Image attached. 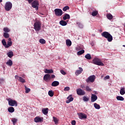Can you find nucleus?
Listing matches in <instances>:
<instances>
[{
    "label": "nucleus",
    "instance_id": "nucleus-2",
    "mask_svg": "<svg viewBox=\"0 0 125 125\" xmlns=\"http://www.w3.org/2000/svg\"><path fill=\"white\" fill-rule=\"evenodd\" d=\"M93 63L98 66H104V63L101 62V60L98 58H95L92 60Z\"/></svg>",
    "mask_w": 125,
    "mask_h": 125
},
{
    "label": "nucleus",
    "instance_id": "nucleus-18",
    "mask_svg": "<svg viewBox=\"0 0 125 125\" xmlns=\"http://www.w3.org/2000/svg\"><path fill=\"white\" fill-rule=\"evenodd\" d=\"M42 113L44 115H47V114H48V108L42 109Z\"/></svg>",
    "mask_w": 125,
    "mask_h": 125
},
{
    "label": "nucleus",
    "instance_id": "nucleus-38",
    "mask_svg": "<svg viewBox=\"0 0 125 125\" xmlns=\"http://www.w3.org/2000/svg\"><path fill=\"white\" fill-rule=\"evenodd\" d=\"M53 119L54 123H55V125H57V124H58V119H57V118L55 117H53Z\"/></svg>",
    "mask_w": 125,
    "mask_h": 125
},
{
    "label": "nucleus",
    "instance_id": "nucleus-21",
    "mask_svg": "<svg viewBox=\"0 0 125 125\" xmlns=\"http://www.w3.org/2000/svg\"><path fill=\"white\" fill-rule=\"evenodd\" d=\"M59 84V82L58 81H54L51 83L52 86H58Z\"/></svg>",
    "mask_w": 125,
    "mask_h": 125
},
{
    "label": "nucleus",
    "instance_id": "nucleus-25",
    "mask_svg": "<svg viewBox=\"0 0 125 125\" xmlns=\"http://www.w3.org/2000/svg\"><path fill=\"white\" fill-rule=\"evenodd\" d=\"M12 64H13V62H12V61H11V60H9L8 61L6 62V64L10 67H11L12 66Z\"/></svg>",
    "mask_w": 125,
    "mask_h": 125
},
{
    "label": "nucleus",
    "instance_id": "nucleus-48",
    "mask_svg": "<svg viewBox=\"0 0 125 125\" xmlns=\"http://www.w3.org/2000/svg\"><path fill=\"white\" fill-rule=\"evenodd\" d=\"M60 72L61 73V74H62V75H66V72H64V71L63 70H61L60 71Z\"/></svg>",
    "mask_w": 125,
    "mask_h": 125
},
{
    "label": "nucleus",
    "instance_id": "nucleus-56",
    "mask_svg": "<svg viewBox=\"0 0 125 125\" xmlns=\"http://www.w3.org/2000/svg\"><path fill=\"white\" fill-rule=\"evenodd\" d=\"M124 27H125V23H124Z\"/></svg>",
    "mask_w": 125,
    "mask_h": 125
},
{
    "label": "nucleus",
    "instance_id": "nucleus-40",
    "mask_svg": "<svg viewBox=\"0 0 125 125\" xmlns=\"http://www.w3.org/2000/svg\"><path fill=\"white\" fill-rule=\"evenodd\" d=\"M70 8L68 6H65L62 8L63 11H67V10H69Z\"/></svg>",
    "mask_w": 125,
    "mask_h": 125
},
{
    "label": "nucleus",
    "instance_id": "nucleus-41",
    "mask_svg": "<svg viewBox=\"0 0 125 125\" xmlns=\"http://www.w3.org/2000/svg\"><path fill=\"white\" fill-rule=\"evenodd\" d=\"M83 101H84L85 102H87V101L89 100V98L85 96L83 97Z\"/></svg>",
    "mask_w": 125,
    "mask_h": 125
},
{
    "label": "nucleus",
    "instance_id": "nucleus-20",
    "mask_svg": "<svg viewBox=\"0 0 125 125\" xmlns=\"http://www.w3.org/2000/svg\"><path fill=\"white\" fill-rule=\"evenodd\" d=\"M62 19L63 20H67V19H70V15L68 14H65L63 18Z\"/></svg>",
    "mask_w": 125,
    "mask_h": 125
},
{
    "label": "nucleus",
    "instance_id": "nucleus-26",
    "mask_svg": "<svg viewBox=\"0 0 125 125\" xmlns=\"http://www.w3.org/2000/svg\"><path fill=\"white\" fill-rule=\"evenodd\" d=\"M60 24L62 26H66L67 25V22H66V21L62 20L60 21Z\"/></svg>",
    "mask_w": 125,
    "mask_h": 125
},
{
    "label": "nucleus",
    "instance_id": "nucleus-13",
    "mask_svg": "<svg viewBox=\"0 0 125 125\" xmlns=\"http://www.w3.org/2000/svg\"><path fill=\"white\" fill-rule=\"evenodd\" d=\"M43 80L45 82H47L48 80H51V76L49 74H45L43 76Z\"/></svg>",
    "mask_w": 125,
    "mask_h": 125
},
{
    "label": "nucleus",
    "instance_id": "nucleus-28",
    "mask_svg": "<svg viewBox=\"0 0 125 125\" xmlns=\"http://www.w3.org/2000/svg\"><path fill=\"white\" fill-rule=\"evenodd\" d=\"M8 111L10 113H13V112H14V111H15V109H14V107H9L8 108Z\"/></svg>",
    "mask_w": 125,
    "mask_h": 125
},
{
    "label": "nucleus",
    "instance_id": "nucleus-14",
    "mask_svg": "<svg viewBox=\"0 0 125 125\" xmlns=\"http://www.w3.org/2000/svg\"><path fill=\"white\" fill-rule=\"evenodd\" d=\"M79 118L81 120H83V119H86L87 118V116L84 113H80L78 114Z\"/></svg>",
    "mask_w": 125,
    "mask_h": 125
},
{
    "label": "nucleus",
    "instance_id": "nucleus-35",
    "mask_svg": "<svg viewBox=\"0 0 125 125\" xmlns=\"http://www.w3.org/2000/svg\"><path fill=\"white\" fill-rule=\"evenodd\" d=\"M48 93V95L51 97H53V95H54V93H53V91H52V90L49 91Z\"/></svg>",
    "mask_w": 125,
    "mask_h": 125
},
{
    "label": "nucleus",
    "instance_id": "nucleus-24",
    "mask_svg": "<svg viewBox=\"0 0 125 125\" xmlns=\"http://www.w3.org/2000/svg\"><path fill=\"white\" fill-rule=\"evenodd\" d=\"M76 24H77V26H78L79 27V28H80L81 29H83V24L82 22L77 21L76 22Z\"/></svg>",
    "mask_w": 125,
    "mask_h": 125
},
{
    "label": "nucleus",
    "instance_id": "nucleus-19",
    "mask_svg": "<svg viewBox=\"0 0 125 125\" xmlns=\"http://www.w3.org/2000/svg\"><path fill=\"white\" fill-rule=\"evenodd\" d=\"M44 72L46 74H53V70L52 69H45Z\"/></svg>",
    "mask_w": 125,
    "mask_h": 125
},
{
    "label": "nucleus",
    "instance_id": "nucleus-50",
    "mask_svg": "<svg viewBox=\"0 0 125 125\" xmlns=\"http://www.w3.org/2000/svg\"><path fill=\"white\" fill-rule=\"evenodd\" d=\"M71 125H76V121L75 120H72L71 121Z\"/></svg>",
    "mask_w": 125,
    "mask_h": 125
},
{
    "label": "nucleus",
    "instance_id": "nucleus-3",
    "mask_svg": "<svg viewBox=\"0 0 125 125\" xmlns=\"http://www.w3.org/2000/svg\"><path fill=\"white\" fill-rule=\"evenodd\" d=\"M7 100L8 102V104L9 106H11L12 107L15 106V107H17L18 106L17 101L15 100H13L11 98L7 99Z\"/></svg>",
    "mask_w": 125,
    "mask_h": 125
},
{
    "label": "nucleus",
    "instance_id": "nucleus-5",
    "mask_svg": "<svg viewBox=\"0 0 125 125\" xmlns=\"http://www.w3.org/2000/svg\"><path fill=\"white\" fill-rule=\"evenodd\" d=\"M54 13L56 16L60 17L63 15V11L61 9H55L54 10Z\"/></svg>",
    "mask_w": 125,
    "mask_h": 125
},
{
    "label": "nucleus",
    "instance_id": "nucleus-23",
    "mask_svg": "<svg viewBox=\"0 0 125 125\" xmlns=\"http://www.w3.org/2000/svg\"><path fill=\"white\" fill-rule=\"evenodd\" d=\"M117 100H118V101H124L125 100V98L121 96H118L116 97Z\"/></svg>",
    "mask_w": 125,
    "mask_h": 125
},
{
    "label": "nucleus",
    "instance_id": "nucleus-46",
    "mask_svg": "<svg viewBox=\"0 0 125 125\" xmlns=\"http://www.w3.org/2000/svg\"><path fill=\"white\" fill-rule=\"evenodd\" d=\"M63 90L64 91H69V90H70V87L67 86V87H64Z\"/></svg>",
    "mask_w": 125,
    "mask_h": 125
},
{
    "label": "nucleus",
    "instance_id": "nucleus-30",
    "mask_svg": "<svg viewBox=\"0 0 125 125\" xmlns=\"http://www.w3.org/2000/svg\"><path fill=\"white\" fill-rule=\"evenodd\" d=\"M3 37H4L5 39H9L10 35L8 33H3Z\"/></svg>",
    "mask_w": 125,
    "mask_h": 125
},
{
    "label": "nucleus",
    "instance_id": "nucleus-43",
    "mask_svg": "<svg viewBox=\"0 0 125 125\" xmlns=\"http://www.w3.org/2000/svg\"><path fill=\"white\" fill-rule=\"evenodd\" d=\"M1 42L2 43V45L5 46V47L6 48V42L5 41V40L3 39L1 41Z\"/></svg>",
    "mask_w": 125,
    "mask_h": 125
},
{
    "label": "nucleus",
    "instance_id": "nucleus-53",
    "mask_svg": "<svg viewBox=\"0 0 125 125\" xmlns=\"http://www.w3.org/2000/svg\"><path fill=\"white\" fill-rule=\"evenodd\" d=\"M81 87L82 88H83V87H84V86H82Z\"/></svg>",
    "mask_w": 125,
    "mask_h": 125
},
{
    "label": "nucleus",
    "instance_id": "nucleus-4",
    "mask_svg": "<svg viewBox=\"0 0 125 125\" xmlns=\"http://www.w3.org/2000/svg\"><path fill=\"white\" fill-rule=\"evenodd\" d=\"M34 29L36 32H39L41 30L42 27V23L39 21H36L34 24Z\"/></svg>",
    "mask_w": 125,
    "mask_h": 125
},
{
    "label": "nucleus",
    "instance_id": "nucleus-32",
    "mask_svg": "<svg viewBox=\"0 0 125 125\" xmlns=\"http://www.w3.org/2000/svg\"><path fill=\"white\" fill-rule=\"evenodd\" d=\"M85 58L88 60H90V59H91V55H90V54H87L85 55Z\"/></svg>",
    "mask_w": 125,
    "mask_h": 125
},
{
    "label": "nucleus",
    "instance_id": "nucleus-22",
    "mask_svg": "<svg viewBox=\"0 0 125 125\" xmlns=\"http://www.w3.org/2000/svg\"><path fill=\"white\" fill-rule=\"evenodd\" d=\"M66 44L67 46H71L72 45V42H71V40L68 39L66 40Z\"/></svg>",
    "mask_w": 125,
    "mask_h": 125
},
{
    "label": "nucleus",
    "instance_id": "nucleus-36",
    "mask_svg": "<svg viewBox=\"0 0 125 125\" xmlns=\"http://www.w3.org/2000/svg\"><path fill=\"white\" fill-rule=\"evenodd\" d=\"M25 89V93H29L31 91V89L27 87V86H24Z\"/></svg>",
    "mask_w": 125,
    "mask_h": 125
},
{
    "label": "nucleus",
    "instance_id": "nucleus-49",
    "mask_svg": "<svg viewBox=\"0 0 125 125\" xmlns=\"http://www.w3.org/2000/svg\"><path fill=\"white\" fill-rule=\"evenodd\" d=\"M110 79V76L109 75H107L104 78V80H109Z\"/></svg>",
    "mask_w": 125,
    "mask_h": 125
},
{
    "label": "nucleus",
    "instance_id": "nucleus-54",
    "mask_svg": "<svg viewBox=\"0 0 125 125\" xmlns=\"http://www.w3.org/2000/svg\"><path fill=\"white\" fill-rule=\"evenodd\" d=\"M0 2H2V0H0Z\"/></svg>",
    "mask_w": 125,
    "mask_h": 125
},
{
    "label": "nucleus",
    "instance_id": "nucleus-37",
    "mask_svg": "<svg viewBox=\"0 0 125 125\" xmlns=\"http://www.w3.org/2000/svg\"><path fill=\"white\" fill-rule=\"evenodd\" d=\"M84 53V50H82L77 52V55H82Z\"/></svg>",
    "mask_w": 125,
    "mask_h": 125
},
{
    "label": "nucleus",
    "instance_id": "nucleus-42",
    "mask_svg": "<svg viewBox=\"0 0 125 125\" xmlns=\"http://www.w3.org/2000/svg\"><path fill=\"white\" fill-rule=\"evenodd\" d=\"M85 88H86L85 89L86 91H89V92L92 91V89H91V88H90L89 86H86Z\"/></svg>",
    "mask_w": 125,
    "mask_h": 125
},
{
    "label": "nucleus",
    "instance_id": "nucleus-6",
    "mask_svg": "<svg viewBox=\"0 0 125 125\" xmlns=\"http://www.w3.org/2000/svg\"><path fill=\"white\" fill-rule=\"evenodd\" d=\"M4 8L6 11H9L11 8H12V3L10 2H6Z\"/></svg>",
    "mask_w": 125,
    "mask_h": 125
},
{
    "label": "nucleus",
    "instance_id": "nucleus-8",
    "mask_svg": "<svg viewBox=\"0 0 125 125\" xmlns=\"http://www.w3.org/2000/svg\"><path fill=\"white\" fill-rule=\"evenodd\" d=\"M76 92L78 95H80V96H83L85 94V92L81 88L77 89L76 90Z\"/></svg>",
    "mask_w": 125,
    "mask_h": 125
},
{
    "label": "nucleus",
    "instance_id": "nucleus-29",
    "mask_svg": "<svg viewBox=\"0 0 125 125\" xmlns=\"http://www.w3.org/2000/svg\"><path fill=\"white\" fill-rule=\"evenodd\" d=\"M7 56H8L9 57V58H11L14 55L13 52L10 51V52H8L7 53Z\"/></svg>",
    "mask_w": 125,
    "mask_h": 125
},
{
    "label": "nucleus",
    "instance_id": "nucleus-52",
    "mask_svg": "<svg viewBox=\"0 0 125 125\" xmlns=\"http://www.w3.org/2000/svg\"><path fill=\"white\" fill-rule=\"evenodd\" d=\"M51 78H52V79H55V75L52 74V75H51Z\"/></svg>",
    "mask_w": 125,
    "mask_h": 125
},
{
    "label": "nucleus",
    "instance_id": "nucleus-1",
    "mask_svg": "<svg viewBox=\"0 0 125 125\" xmlns=\"http://www.w3.org/2000/svg\"><path fill=\"white\" fill-rule=\"evenodd\" d=\"M102 37L107 39V42H111L112 41H113V36L111 35V34L109 33V32L104 31L103 32L102 34Z\"/></svg>",
    "mask_w": 125,
    "mask_h": 125
},
{
    "label": "nucleus",
    "instance_id": "nucleus-15",
    "mask_svg": "<svg viewBox=\"0 0 125 125\" xmlns=\"http://www.w3.org/2000/svg\"><path fill=\"white\" fill-rule=\"evenodd\" d=\"M12 45V41H11V38H8V41L6 45V48H8L10 46Z\"/></svg>",
    "mask_w": 125,
    "mask_h": 125
},
{
    "label": "nucleus",
    "instance_id": "nucleus-44",
    "mask_svg": "<svg viewBox=\"0 0 125 125\" xmlns=\"http://www.w3.org/2000/svg\"><path fill=\"white\" fill-rule=\"evenodd\" d=\"M98 14V12L97 11H93L92 13V16H96Z\"/></svg>",
    "mask_w": 125,
    "mask_h": 125
},
{
    "label": "nucleus",
    "instance_id": "nucleus-9",
    "mask_svg": "<svg viewBox=\"0 0 125 125\" xmlns=\"http://www.w3.org/2000/svg\"><path fill=\"white\" fill-rule=\"evenodd\" d=\"M95 78L96 77L95 75H91L86 80V83H94Z\"/></svg>",
    "mask_w": 125,
    "mask_h": 125
},
{
    "label": "nucleus",
    "instance_id": "nucleus-27",
    "mask_svg": "<svg viewBox=\"0 0 125 125\" xmlns=\"http://www.w3.org/2000/svg\"><path fill=\"white\" fill-rule=\"evenodd\" d=\"M120 93L121 95H124L125 94V88L122 87L120 91Z\"/></svg>",
    "mask_w": 125,
    "mask_h": 125
},
{
    "label": "nucleus",
    "instance_id": "nucleus-45",
    "mask_svg": "<svg viewBox=\"0 0 125 125\" xmlns=\"http://www.w3.org/2000/svg\"><path fill=\"white\" fill-rule=\"evenodd\" d=\"M12 122H13V125H16V123L17 122V119L16 118H13L12 120Z\"/></svg>",
    "mask_w": 125,
    "mask_h": 125
},
{
    "label": "nucleus",
    "instance_id": "nucleus-51",
    "mask_svg": "<svg viewBox=\"0 0 125 125\" xmlns=\"http://www.w3.org/2000/svg\"><path fill=\"white\" fill-rule=\"evenodd\" d=\"M27 0L29 3H32V2L34 1V0Z\"/></svg>",
    "mask_w": 125,
    "mask_h": 125
},
{
    "label": "nucleus",
    "instance_id": "nucleus-47",
    "mask_svg": "<svg viewBox=\"0 0 125 125\" xmlns=\"http://www.w3.org/2000/svg\"><path fill=\"white\" fill-rule=\"evenodd\" d=\"M4 81H5V80L3 78H0V83H3L4 82Z\"/></svg>",
    "mask_w": 125,
    "mask_h": 125
},
{
    "label": "nucleus",
    "instance_id": "nucleus-16",
    "mask_svg": "<svg viewBox=\"0 0 125 125\" xmlns=\"http://www.w3.org/2000/svg\"><path fill=\"white\" fill-rule=\"evenodd\" d=\"M79 70H77L75 72V75L76 76H79V75H80V74H82V73H83V71L82 67H79Z\"/></svg>",
    "mask_w": 125,
    "mask_h": 125
},
{
    "label": "nucleus",
    "instance_id": "nucleus-31",
    "mask_svg": "<svg viewBox=\"0 0 125 125\" xmlns=\"http://www.w3.org/2000/svg\"><path fill=\"white\" fill-rule=\"evenodd\" d=\"M3 31L4 32V33H9V32H10V29H9L7 27H4L3 28Z\"/></svg>",
    "mask_w": 125,
    "mask_h": 125
},
{
    "label": "nucleus",
    "instance_id": "nucleus-33",
    "mask_svg": "<svg viewBox=\"0 0 125 125\" xmlns=\"http://www.w3.org/2000/svg\"><path fill=\"white\" fill-rule=\"evenodd\" d=\"M107 19H109V20H112L113 19V15H112L111 14H108L106 16Z\"/></svg>",
    "mask_w": 125,
    "mask_h": 125
},
{
    "label": "nucleus",
    "instance_id": "nucleus-12",
    "mask_svg": "<svg viewBox=\"0 0 125 125\" xmlns=\"http://www.w3.org/2000/svg\"><path fill=\"white\" fill-rule=\"evenodd\" d=\"M97 100V96L92 94L91 97V102H95Z\"/></svg>",
    "mask_w": 125,
    "mask_h": 125
},
{
    "label": "nucleus",
    "instance_id": "nucleus-17",
    "mask_svg": "<svg viewBox=\"0 0 125 125\" xmlns=\"http://www.w3.org/2000/svg\"><path fill=\"white\" fill-rule=\"evenodd\" d=\"M67 99H68V100L66 101V103L69 104L70 102H72V101H73L74 98L72 97V95H70L67 98Z\"/></svg>",
    "mask_w": 125,
    "mask_h": 125
},
{
    "label": "nucleus",
    "instance_id": "nucleus-39",
    "mask_svg": "<svg viewBox=\"0 0 125 125\" xmlns=\"http://www.w3.org/2000/svg\"><path fill=\"white\" fill-rule=\"evenodd\" d=\"M39 42L42 43V44H44V43H45V40L43 39H41L39 40Z\"/></svg>",
    "mask_w": 125,
    "mask_h": 125
},
{
    "label": "nucleus",
    "instance_id": "nucleus-11",
    "mask_svg": "<svg viewBox=\"0 0 125 125\" xmlns=\"http://www.w3.org/2000/svg\"><path fill=\"white\" fill-rule=\"evenodd\" d=\"M34 122L35 123H41L43 122V118H41L39 116L36 117L34 119Z\"/></svg>",
    "mask_w": 125,
    "mask_h": 125
},
{
    "label": "nucleus",
    "instance_id": "nucleus-34",
    "mask_svg": "<svg viewBox=\"0 0 125 125\" xmlns=\"http://www.w3.org/2000/svg\"><path fill=\"white\" fill-rule=\"evenodd\" d=\"M94 107L95 108V109H97L98 110H99V109H100V105L95 103L94 104Z\"/></svg>",
    "mask_w": 125,
    "mask_h": 125
},
{
    "label": "nucleus",
    "instance_id": "nucleus-10",
    "mask_svg": "<svg viewBox=\"0 0 125 125\" xmlns=\"http://www.w3.org/2000/svg\"><path fill=\"white\" fill-rule=\"evenodd\" d=\"M15 79H17V80H18V81L19 82H20L21 83H26V80H25V79H23V78L20 77L18 75H16L15 76Z\"/></svg>",
    "mask_w": 125,
    "mask_h": 125
},
{
    "label": "nucleus",
    "instance_id": "nucleus-7",
    "mask_svg": "<svg viewBox=\"0 0 125 125\" xmlns=\"http://www.w3.org/2000/svg\"><path fill=\"white\" fill-rule=\"evenodd\" d=\"M32 7L33 8H36V9H39V5H40V3H39V1L38 0H35L31 3Z\"/></svg>",
    "mask_w": 125,
    "mask_h": 125
},
{
    "label": "nucleus",
    "instance_id": "nucleus-55",
    "mask_svg": "<svg viewBox=\"0 0 125 125\" xmlns=\"http://www.w3.org/2000/svg\"><path fill=\"white\" fill-rule=\"evenodd\" d=\"M124 47H125V45H123Z\"/></svg>",
    "mask_w": 125,
    "mask_h": 125
}]
</instances>
